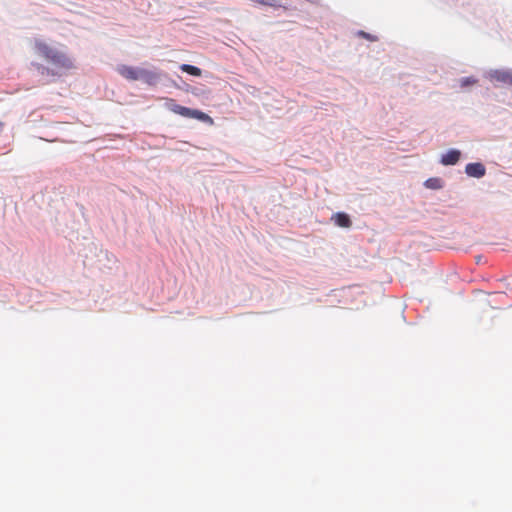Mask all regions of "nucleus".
Instances as JSON below:
<instances>
[{"label":"nucleus","mask_w":512,"mask_h":512,"mask_svg":"<svg viewBox=\"0 0 512 512\" xmlns=\"http://www.w3.org/2000/svg\"><path fill=\"white\" fill-rule=\"evenodd\" d=\"M119 73L129 80L145 79L147 81L156 79V75L144 69H137L131 66L123 65L119 68Z\"/></svg>","instance_id":"nucleus-3"},{"label":"nucleus","mask_w":512,"mask_h":512,"mask_svg":"<svg viewBox=\"0 0 512 512\" xmlns=\"http://www.w3.org/2000/svg\"><path fill=\"white\" fill-rule=\"evenodd\" d=\"M255 3L270 6L273 8L282 7L281 3L278 0H253Z\"/></svg>","instance_id":"nucleus-10"},{"label":"nucleus","mask_w":512,"mask_h":512,"mask_svg":"<svg viewBox=\"0 0 512 512\" xmlns=\"http://www.w3.org/2000/svg\"><path fill=\"white\" fill-rule=\"evenodd\" d=\"M331 220L339 227L347 228L350 226V217L346 213H335L332 215Z\"/></svg>","instance_id":"nucleus-7"},{"label":"nucleus","mask_w":512,"mask_h":512,"mask_svg":"<svg viewBox=\"0 0 512 512\" xmlns=\"http://www.w3.org/2000/svg\"><path fill=\"white\" fill-rule=\"evenodd\" d=\"M465 172L470 177L481 178L486 173V168L482 163H469L465 167Z\"/></svg>","instance_id":"nucleus-5"},{"label":"nucleus","mask_w":512,"mask_h":512,"mask_svg":"<svg viewBox=\"0 0 512 512\" xmlns=\"http://www.w3.org/2000/svg\"><path fill=\"white\" fill-rule=\"evenodd\" d=\"M357 35L360 36V37H363V38H365V39H367L369 41H372V42L378 40L377 36L368 34V33L364 32V31H359L357 33Z\"/></svg>","instance_id":"nucleus-12"},{"label":"nucleus","mask_w":512,"mask_h":512,"mask_svg":"<svg viewBox=\"0 0 512 512\" xmlns=\"http://www.w3.org/2000/svg\"><path fill=\"white\" fill-rule=\"evenodd\" d=\"M425 187L429 189H441L443 187V182L440 178H429L424 183Z\"/></svg>","instance_id":"nucleus-9"},{"label":"nucleus","mask_w":512,"mask_h":512,"mask_svg":"<svg viewBox=\"0 0 512 512\" xmlns=\"http://www.w3.org/2000/svg\"><path fill=\"white\" fill-rule=\"evenodd\" d=\"M487 78L493 83H501L504 85L512 86V70L508 69H494L490 70Z\"/></svg>","instance_id":"nucleus-4"},{"label":"nucleus","mask_w":512,"mask_h":512,"mask_svg":"<svg viewBox=\"0 0 512 512\" xmlns=\"http://www.w3.org/2000/svg\"><path fill=\"white\" fill-rule=\"evenodd\" d=\"M461 153L459 150H449L446 154H444L441 158V163L443 165H455L460 159Z\"/></svg>","instance_id":"nucleus-6"},{"label":"nucleus","mask_w":512,"mask_h":512,"mask_svg":"<svg viewBox=\"0 0 512 512\" xmlns=\"http://www.w3.org/2000/svg\"><path fill=\"white\" fill-rule=\"evenodd\" d=\"M179 68L182 72L188 73L192 76L200 77L202 75V70L200 68L190 64H181Z\"/></svg>","instance_id":"nucleus-8"},{"label":"nucleus","mask_w":512,"mask_h":512,"mask_svg":"<svg viewBox=\"0 0 512 512\" xmlns=\"http://www.w3.org/2000/svg\"><path fill=\"white\" fill-rule=\"evenodd\" d=\"M460 83H461V87H467V86L476 84L477 80L473 77H465V78L461 79Z\"/></svg>","instance_id":"nucleus-11"},{"label":"nucleus","mask_w":512,"mask_h":512,"mask_svg":"<svg viewBox=\"0 0 512 512\" xmlns=\"http://www.w3.org/2000/svg\"><path fill=\"white\" fill-rule=\"evenodd\" d=\"M35 51L53 66V69L50 71L48 68L37 64V69L41 70L42 74L46 72L47 74L51 73V75H61L63 72L74 68L73 61L64 52L49 46L41 40L35 41Z\"/></svg>","instance_id":"nucleus-1"},{"label":"nucleus","mask_w":512,"mask_h":512,"mask_svg":"<svg viewBox=\"0 0 512 512\" xmlns=\"http://www.w3.org/2000/svg\"><path fill=\"white\" fill-rule=\"evenodd\" d=\"M165 106L171 112L186 118H194L201 121H206L210 119L209 116L204 112L176 104L175 101L171 98L166 99Z\"/></svg>","instance_id":"nucleus-2"}]
</instances>
